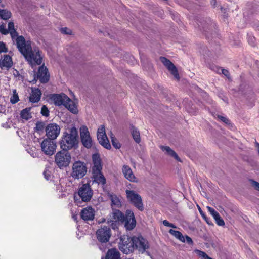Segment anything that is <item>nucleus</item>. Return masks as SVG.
Listing matches in <instances>:
<instances>
[{
  "instance_id": "nucleus-34",
  "label": "nucleus",
  "mask_w": 259,
  "mask_h": 259,
  "mask_svg": "<svg viewBox=\"0 0 259 259\" xmlns=\"http://www.w3.org/2000/svg\"><path fill=\"white\" fill-rule=\"evenodd\" d=\"M19 100L18 95L16 92V90H13V95L10 98V102L12 104H15Z\"/></svg>"
},
{
  "instance_id": "nucleus-41",
  "label": "nucleus",
  "mask_w": 259,
  "mask_h": 259,
  "mask_svg": "<svg viewBox=\"0 0 259 259\" xmlns=\"http://www.w3.org/2000/svg\"><path fill=\"white\" fill-rule=\"evenodd\" d=\"M162 223H163V225H164L165 226H166V227H171L172 228H177V227L174 224L169 223L168 221H167L166 220L163 221Z\"/></svg>"
},
{
  "instance_id": "nucleus-43",
  "label": "nucleus",
  "mask_w": 259,
  "mask_h": 259,
  "mask_svg": "<svg viewBox=\"0 0 259 259\" xmlns=\"http://www.w3.org/2000/svg\"><path fill=\"white\" fill-rule=\"evenodd\" d=\"M0 32L3 34L6 35L9 33V31L5 28V26L1 25H0Z\"/></svg>"
},
{
  "instance_id": "nucleus-16",
  "label": "nucleus",
  "mask_w": 259,
  "mask_h": 259,
  "mask_svg": "<svg viewBox=\"0 0 259 259\" xmlns=\"http://www.w3.org/2000/svg\"><path fill=\"white\" fill-rule=\"evenodd\" d=\"M160 60L163 65L166 67L168 70L171 72V74H172L176 79H179L180 78L177 69L174 64L164 57H160Z\"/></svg>"
},
{
  "instance_id": "nucleus-42",
  "label": "nucleus",
  "mask_w": 259,
  "mask_h": 259,
  "mask_svg": "<svg viewBox=\"0 0 259 259\" xmlns=\"http://www.w3.org/2000/svg\"><path fill=\"white\" fill-rule=\"evenodd\" d=\"M162 223H163V225H164L165 226H166V227H171L172 228H177V227L174 224L169 223L168 221H167L166 220L163 221Z\"/></svg>"
},
{
  "instance_id": "nucleus-23",
  "label": "nucleus",
  "mask_w": 259,
  "mask_h": 259,
  "mask_svg": "<svg viewBox=\"0 0 259 259\" xmlns=\"http://www.w3.org/2000/svg\"><path fill=\"white\" fill-rule=\"evenodd\" d=\"M41 92L38 88H32L31 94L29 97V101L32 103L38 102L41 98Z\"/></svg>"
},
{
  "instance_id": "nucleus-9",
  "label": "nucleus",
  "mask_w": 259,
  "mask_h": 259,
  "mask_svg": "<svg viewBox=\"0 0 259 259\" xmlns=\"http://www.w3.org/2000/svg\"><path fill=\"white\" fill-rule=\"evenodd\" d=\"M41 150L46 155L52 156L56 151L57 145L54 140L45 138L41 142Z\"/></svg>"
},
{
  "instance_id": "nucleus-5",
  "label": "nucleus",
  "mask_w": 259,
  "mask_h": 259,
  "mask_svg": "<svg viewBox=\"0 0 259 259\" xmlns=\"http://www.w3.org/2000/svg\"><path fill=\"white\" fill-rule=\"evenodd\" d=\"M87 169L84 162L79 160L75 161L72 167L71 176L76 179L82 178L86 175Z\"/></svg>"
},
{
  "instance_id": "nucleus-51",
  "label": "nucleus",
  "mask_w": 259,
  "mask_h": 259,
  "mask_svg": "<svg viewBox=\"0 0 259 259\" xmlns=\"http://www.w3.org/2000/svg\"><path fill=\"white\" fill-rule=\"evenodd\" d=\"M254 144H255V148L256 149L257 153H258V156H259V143H258L257 142H256L255 141Z\"/></svg>"
},
{
  "instance_id": "nucleus-19",
  "label": "nucleus",
  "mask_w": 259,
  "mask_h": 259,
  "mask_svg": "<svg viewBox=\"0 0 259 259\" xmlns=\"http://www.w3.org/2000/svg\"><path fill=\"white\" fill-rule=\"evenodd\" d=\"M124 177L132 182H137L138 180L134 174L131 167L127 165H124L122 168Z\"/></svg>"
},
{
  "instance_id": "nucleus-54",
  "label": "nucleus",
  "mask_w": 259,
  "mask_h": 259,
  "mask_svg": "<svg viewBox=\"0 0 259 259\" xmlns=\"http://www.w3.org/2000/svg\"><path fill=\"white\" fill-rule=\"evenodd\" d=\"M72 217H73V219L74 220H77V215H73Z\"/></svg>"
},
{
  "instance_id": "nucleus-38",
  "label": "nucleus",
  "mask_w": 259,
  "mask_h": 259,
  "mask_svg": "<svg viewBox=\"0 0 259 259\" xmlns=\"http://www.w3.org/2000/svg\"><path fill=\"white\" fill-rule=\"evenodd\" d=\"M218 118L227 125L231 124L230 120L226 117L221 115H218Z\"/></svg>"
},
{
  "instance_id": "nucleus-44",
  "label": "nucleus",
  "mask_w": 259,
  "mask_h": 259,
  "mask_svg": "<svg viewBox=\"0 0 259 259\" xmlns=\"http://www.w3.org/2000/svg\"><path fill=\"white\" fill-rule=\"evenodd\" d=\"M7 52V49L6 47L5 44L3 42H0V53Z\"/></svg>"
},
{
  "instance_id": "nucleus-29",
  "label": "nucleus",
  "mask_w": 259,
  "mask_h": 259,
  "mask_svg": "<svg viewBox=\"0 0 259 259\" xmlns=\"http://www.w3.org/2000/svg\"><path fill=\"white\" fill-rule=\"evenodd\" d=\"M131 133L133 139L135 141L139 143L140 142V136L139 132L137 130V129L134 127V126H131Z\"/></svg>"
},
{
  "instance_id": "nucleus-47",
  "label": "nucleus",
  "mask_w": 259,
  "mask_h": 259,
  "mask_svg": "<svg viewBox=\"0 0 259 259\" xmlns=\"http://www.w3.org/2000/svg\"><path fill=\"white\" fill-rule=\"evenodd\" d=\"M61 32L63 34H71V31L67 27H64L61 29Z\"/></svg>"
},
{
  "instance_id": "nucleus-24",
  "label": "nucleus",
  "mask_w": 259,
  "mask_h": 259,
  "mask_svg": "<svg viewBox=\"0 0 259 259\" xmlns=\"http://www.w3.org/2000/svg\"><path fill=\"white\" fill-rule=\"evenodd\" d=\"M101 259H121L120 253L116 248H111L109 249L105 257H102Z\"/></svg>"
},
{
  "instance_id": "nucleus-25",
  "label": "nucleus",
  "mask_w": 259,
  "mask_h": 259,
  "mask_svg": "<svg viewBox=\"0 0 259 259\" xmlns=\"http://www.w3.org/2000/svg\"><path fill=\"white\" fill-rule=\"evenodd\" d=\"M92 160L94 166L92 167V171L102 170V166L100 156L98 154H94L92 156Z\"/></svg>"
},
{
  "instance_id": "nucleus-40",
  "label": "nucleus",
  "mask_w": 259,
  "mask_h": 259,
  "mask_svg": "<svg viewBox=\"0 0 259 259\" xmlns=\"http://www.w3.org/2000/svg\"><path fill=\"white\" fill-rule=\"evenodd\" d=\"M249 181L250 182L251 185L257 191H259V183L252 180L249 179Z\"/></svg>"
},
{
  "instance_id": "nucleus-13",
  "label": "nucleus",
  "mask_w": 259,
  "mask_h": 259,
  "mask_svg": "<svg viewBox=\"0 0 259 259\" xmlns=\"http://www.w3.org/2000/svg\"><path fill=\"white\" fill-rule=\"evenodd\" d=\"M47 138L56 139L60 134V128L56 123H50L45 128Z\"/></svg>"
},
{
  "instance_id": "nucleus-6",
  "label": "nucleus",
  "mask_w": 259,
  "mask_h": 259,
  "mask_svg": "<svg viewBox=\"0 0 259 259\" xmlns=\"http://www.w3.org/2000/svg\"><path fill=\"white\" fill-rule=\"evenodd\" d=\"M71 160V155L68 151L62 150L58 152L55 157V162L60 167H65L69 165Z\"/></svg>"
},
{
  "instance_id": "nucleus-33",
  "label": "nucleus",
  "mask_w": 259,
  "mask_h": 259,
  "mask_svg": "<svg viewBox=\"0 0 259 259\" xmlns=\"http://www.w3.org/2000/svg\"><path fill=\"white\" fill-rule=\"evenodd\" d=\"M111 139L112 145L114 148L116 149H119L121 147V144L112 133L111 135Z\"/></svg>"
},
{
  "instance_id": "nucleus-53",
  "label": "nucleus",
  "mask_w": 259,
  "mask_h": 259,
  "mask_svg": "<svg viewBox=\"0 0 259 259\" xmlns=\"http://www.w3.org/2000/svg\"><path fill=\"white\" fill-rule=\"evenodd\" d=\"M216 0H211V4L213 6L215 7L216 6Z\"/></svg>"
},
{
  "instance_id": "nucleus-7",
  "label": "nucleus",
  "mask_w": 259,
  "mask_h": 259,
  "mask_svg": "<svg viewBox=\"0 0 259 259\" xmlns=\"http://www.w3.org/2000/svg\"><path fill=\"white\" fill-rule=\"evenodd\" d=\"M133 237H131L127 235H123L120 237L119 248L125 254H128L134 250Z\"/></svg>"
},
{
  "instance_id": "nucleus-50",
  "label": "nucleus",
  "mask_w": 259,
  "mask_h": 259,
  "mask_svg": "<svg viewBox=\"0 0 259 259\" xmlns=\"http://www.w3.org/2000/svg\"><path fill=\"white\" fill-rule=\"evenodd\" d=\"M221 70L222 74L228 78L229 76V75H230L229 71L227 70L222 69V68H221Z\"/></svg>"
},
{
  "instance_id": "nucleus-14",
  "label": "nucleus",
  "mask_w": 259,
  "mask_h": 259,
  "mask_svg": "<svg viewBox=\"0 0 259 259\" xmlns=\"http://www.w3.org/2000/svg\"><path fill=\"white\" fill-rule=\"evenodd\" d=\"M50 75L48 73L47 68L44 66L40 67L38 72L34 74V79L32 80L33 83H36L37 79H39L42 83H45L48 82Z\"/></svg>"
},
{
  "instance_id": "nucleus-28",
  "label": "nucleus",
  "mask_w": 259,
  "mask_h": 259,
  "mask_svg": "<svg viewBox=\"0 0 259 259\" xmlns=\"http://www.w3.org/2000/svg\"><path fill=\"white\" fill-rule=\"evenodd\" d=\"M31 107L26 108L23 109L20 113V117L22 119L28 120L32 118L31 113L30 110Z\"/></svg>"
},
{
  "instance_id": "nucleus-20",
  "label": "nucleus",
  "mask_w": 259,
  "mask_h": 259,
  "mask_svg": "<svg viewBox=\"0 0 259 259\" xmlns=\"http://www.w3.org/2000/svg\"><path fill=\"white\" fill-rule=\"evenodd\" d=\"M93 172V182L98 184L104 185L106 183V179L101 172V170H95Z\"/></svg>"
},
{
  "instance_id": "nucleus-26",
  "label": "nucleus",
  "mask_w": 259,
  "mask_h": 259,
  "mask_svg": "<svg viewBox=\"0 0 259 259\" xmlns=\"http://www.w3.org/2000/svg\"><path fill=\"white\" fill-rule=\"evenodd\" d=\"M97 138L100 144L104 147L107 149H110L111 148V145L106 134L97 135Z\"/></svg>"
},
{
  "instance_id": "nucleus-32",
  "label": "nucleus",
  "mask_w": 259,
  "mask_h": 259,
  "mask_svg": "<svg viewBox=\"0 0 259 259\" xmlns=\"http://www.w3.org/2000/svg\"><path fill=\"white\" fill-rule=\"evenodd\" d=\"M111 200L112 205H114L117 207H120L121 206L120 200L116 195H111Z\"/></svg>"
},
{
  "instance_id": "nucleus-55",
  "label": "nucleus",
  "mask_w": 259,
  "mask_h": 259,
  "mask_svg": "<svg viewBox=\"0 0 259 259\" xmlns=\"http://www.w3.org/2000/svg\"><path fill=\"white\" fill-rule=\"evenodd\" d=\"M1 1H1V0H0V3L1 2Z\"/></svg>"
},
{
  "instance_id": "nucleus-4",
  "label": "nucleus",
  "mask_w": 259,
  "mask_h": 259,
  "mask_svg": "<svg viewBox=\"0 0 259 259\" xmlns=\"http://www.w3.org/2000/svg\"><path fill=\"white\" fill-rule=\"evenodd\" d=\"M126 196L128 201L140 211L144 210L141 196L134 190H126Z\"/></svg>"
},
{
  "instance_id": "nucleus-3",
  "label": "nucleus",
  "mask_w": 259,
  "mask_h": 259,
  "mask_svg": "<svg viewBox=\"0 0 259 259\" xmlns=\"http://www.w3.org/2000/svg\"><path fill=\"white\" fill-rule=\"evenodd\" d=\"M51 99L56 106L63 105L73 114L78 113V109L74 103L65 94H53Z\"/></svg>"
},
{
  "instance_id": "nucleus-10",
  "label": "nucleus",
  "mask_w": 259,
  "mask_h": 259,
  "mask_svg": "<svg viewBox=\"0 0 259 259\" xmlns=\"http://www.w3.org/2000/svg\"><path fill=\"white\" fill-rule=\"evenodd\" d=\"M134 250H137L141 253H144L149 248L148 241L141 235L133 236Z\"/></svg>"
},
{
  "instance_id": "nucleus-8",
  "label": "nucleus",
  "mask_w": 259,
  "mask_h": 259,
  "mask_svg": "<svg viewBox=\"0 0 259 259\" xmlns=\"http://www.w3.org/2000/svg\"><path fill=\"white\" fill-rule=\"evenodd\" d=\"M97 238L98 241L101 243L99 248L101 250H105V248L102 247L103 243H107L111 236V232L110 228L104 226L99 229L96 232Z\"/></svg>"
},
{
  "instance_id": "nucleus-37",
  "label": "nucleus",
  "mask_w": 259,
  "mask_h": 259,
  "mask_svg": "<svg viewBox=\"0 0 259 259\" xmlns=\"http://www.w3.org/2000/svg\"><path fill=\"white\" fill-rule=\"evenodd\" d=\"M41 114L45 116L48 117L49 115V111L46 105H43L41 109Z\"/></svg>"
},
{
  "instance_id": "nucleus-46",
  "label": "nucleus",
  "mask_w": 259,
  "mask_h": 259,
  "mask_svg": "<svg viewBox=\"0 0 259 259\" xmlns=\"http://www.w3.org/2000/svg\"><path fill=\"white\" fill-rule=\"evenodd\" d=\"M103 134H106L105 133V127L104 125H101L97 131V135H102Z\"/></svg>"
},
{
  "instance_id": "nucleus-35",
  "label": "nucleus",
  "mask_w": 259,
  "mask_h": 259,
  "mask_svg": "<svg viewBox=\"0 0 259 259\" xmlns=\"http://www.w3.org/2000/svg\"><path fill=\"white\" fill-rule=\"evenodd\" d=\"M199 212H200V214L201 215L202 218L205 220V221L207 222V223L209 225H213V224L212 222L210 220V219H209L206 215L205 213L203 212L200 208H199Z\"/></svg>"
},
{
  "instance_id": "nucleus-36",
  "label": "nucleus",
  "mask_w": 259,
  "mask_h": 259,
  "mask_svg": "<svg viewBox=\"0 0 259 259\" xmlns=\"http://www.w3.org/2000/svg\"><path fill=\"white\" fill-rule=\"evenodd\" d=\"M45 124L43 122H37L36 124L35 130L37 132H42L44 129Z\"/></svg>"
},
{
  "instance_id": "nucleus-11",
  "label": "nucleus",
  "mask_w": 259,
  "mask_h": 259,
  "mask_svg": "<svg viewBox=\"0 0 259 259\" xmlns=\"http://www.w3.org/2000/svg\"><path fill=\"white\" fill-rule=\"evenodd\" d=\"M78 194L82 201H90L93 195V191L90 185L88 183L83 184L79 188Z\"/></svg>"
},
{
  "instance_id": "nucleus-18",
  "label": "nucleus",
  "mask_w": 259,
  "mask_h": 259,
  "mask_svg": "<svg viewBox=\"0 0 259 259\" xmlns=\"http://www.w3.org/2000/svg\"><path fill=\"white\" fill-rule=\"evenodd\" d=\"M125 215H124L122 212L119 210L113 208V211L111 215V217L112 219L108 220V223H111L112 225L114 224V222H119L123 223L125 220Z\"/></svg>"
},
{
  "instance_id": "nucleus-30",
  "label": "nucleus",
  "mask_w": 259,
  "mask_h": 259,
  "mask_svg": "<svg viewBox=\"0 0 259 259\" xmlns=\"http://www.w3.org/2000/svg\"><path fill=\"white\" fill-rule=\"evenodd\" d=\"M169 233L182 242H185V237L180 231L170 229Z\"/></svg>"
},
{
  "instance_id": "nucleus-39",
  "label": "nucleus",
  "mask_w": 259,
  "mask_h": 259,
  "mask_svg": "<svg viewBox=\"0 0 259 259\" xmlns=\"http://www.w3.org/2000/svg\"><path fill=\"white\" fill-rule=\"evenodd\" d=\"M247 40L250 45L251 46H255L256 40L254 36L248 35Z\"/></svg>"
},
{
  "instance_id": "nucleus-27",
  "label": "nucleus",
  "mask_w": 259,
  "mask_h": 259,
  "mask_svg": "<svg viewBox=\"0 0 259 259\" xmlns=\"http://www.w3.org/2000/svg\"><path fill=\"white\" fill-rule=\"evenodd\" d=\"M160 149L165 153L171 157H173L177 160L181 161V160L177 154L168 146H160Z\"/></svg>"
},
{
  "instance_id": "nucleus-48",
  "label": "nucleus",
  "mask_w": 259,
  "mask_h": 259,
  "mask_svg": "<svg viewBox=\"0 0 259 259\" xmlns=\"http://www.w3.org/2000/svg\"><path fill=\"white\" fill-rule=\"evenodd\" d=\"M198 255L200 257L204 258L205 259L209 257L205 252L202 251H198Z\"/></svg>"
},
{
  "instance_id": "nucleus-31",
  "label": "nucleus",
  "mask_w": 259,
  "mask_h": 259,
  "mask_svg": "<svg viewBox=\"0 0 259 259\" xmlns=\"http://www.w3.org/2000/svg\"><path fill=\"white\" fill-rule=\"evenodd\" d=\"M11 16L10 11L6 9H0V17L3 20H7Z\"/></svg>"
},
{
  "instance_id": "nucleus-52",
  "label": "nucleus",
  "mask_w": 259,
  "mask_h": 259,
  "mask_svg": "<svg viewBox=\"0 0 259 259\" xmlns=\"http://www.w3.org/2000/svg\"><path fill=\"white\" fill-rule=\"evenodd\" d=\"M5 109L4 108L2 107V106L0 105V113H3L5 112Z\"/></svg>"
},
{
  "instance_id": "nucleus-12",
  "label": "nucleus",
  "mask_w": 259,
  "mask_h": 259,
  "mask_svg": "<svg viewBox=\"0 0 259 259\" xmlns=\"http://www.w3.org/2000/svg\"><path fill=\"white\" fill-rule=\"evenodd\" d=\"M80 136L81 142L85 148L89 149L92 146L93 141L88 128L85 126H82L80 128Z\"/></svg>"
},
{
  "instance_id": "nucleus-2",
  "label": "nucleus",
  "mask_w": 259,
  "mask_h": 259,
  "mask_svg": "<svg viewBox=\"0 0 259 259\" xmlns=\"http://www.w3.org/2000/svg\"><path fill=\"white\" fill-rule=\"evenodd\" d=\"M78 133L75 127H72L69 130V133L64 132L61 139L60 141V148L63 151H68L75 149L77 147Z\"/></svg>"
},
{
  "instance_id": "nucleus-49",
  "label": "nucleus",
  "mask_w": 259,
  "mask_h": 259,
  "mask_svg": "<svg viewBox=\"0 0 259 259\" xmlns=\"http://www.w3.org/2000/svg\"><path fill=\"white\" fill-rule=\"evenodd\" d=\"M45 179L47 180H49L51 177L50 171L48 170H45L43 172Z\"/></svg>"
},
{
  "instance_id": "nucleus-1",
  "label": "nucleus",
  "mask_w": 259,
  "mask_h": 259,
  "mask_svg": "<svg viewBox=\"0 0 259 259\" xmlns=\"http://www.w3.org/2000/svg\"><path fill=\"white\" fill-rule=\"evenodd\" d=\"M8 27V30L12 40L15 41L18 50L25 59L31 65H40L42 63V57L40 54L39 49L38 48L32 49L30 41H26L23 36L18 35L13 22H9Z\"/></svg>"
},
{
  "instance_id": "nucleus-15",
  "label": "nucleus",
  "mask_w": 259,
  "mask_h": 259,
  "mask_svg": "<svg viewBox=\"0 0 259 259\" xmlns=\"http://www.w3.org/2000/svg\"><path fill=\"white\" fill-rule=\"evenodd\" d=\"M123 223H124L125 228L127 230H132L135 227L136 221L133 212L131 210L126 211L125 220Z\"/></svg>"
},
{
  "instance_id": "nucleus-45",
  "label": "nucleus",
  "mask_w": 259,
  "mask_h": 259,
  "mask_svg": "<svg viewBox=\"0 0 259 259\" xmlns=\"http://www.w3.org/2000/svg\"><path fill=\"white\" fill-rule=\"evenodd\" d=\"M185 242L188 243L189 245H192L193 244V241L191 237L189 236L186 235L184 236Z\"/></svg>"
},
{
  "instance_id": "nucleus-21",
  "label": "nucleus",
  "mask_w": 259,
  "mask_h": 259,
  "mask_svg": "<svg viewBox=\"0 0 259 259\" xmlns=\"http://www.w3.org/2000/svg\"><path fill=\"white\" fill-rule=\"evenodd\" d=\"M13 65V61L11 57L9 55H5L0 59V67L2 69L10 68Z\"/></svg>"
},
{
  "instance_id": "nucleus-22",
  "label": "nucleus",
  "mask_w": 259,
  "mask_h": 259,
  "mask_svg": "<svg viewBox=\"0 0 259 259\" xmlns=\"http://www.w3.org/2000/svg\"><path fill=\"white\" fill-rule=\"evenodd\" d=\"M207 208L210 214L213 217L218 225L220 226H223L225 225L224 220L222 219L219 213L217 211L210 206H207Z\"/></svg>"
},
{
  "instance_id": "nucleus-17",
  "label": "nucleus",
  "mask_w": 259,
  "mask_h": 259,
  "mask_svg": "<svg viewBox=\"0 0 259 259\" xmlns=\"http://www.w3.org/2000/svg\"><path fill=\"white\" fill-rule=\"evenodd\" d=\"M95 214V211L91 206L83 208L80 212L81 218L85 221L93 220Z\"/></svg>"
}]
</instances>
